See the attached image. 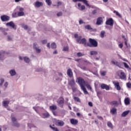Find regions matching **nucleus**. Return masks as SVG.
<instances>
[{
  "instance_id": "09e8293b",
  "label": "nucleus",
  "mask_w": 131,
  "mask_h": 131,
  "mask_svg": "<svg viewBox=\"0 0 131 131\" xmlns=\"http://www.w3.org/2000/svg\"><path fill=\"white\" fill-rule=\"evenodd\" d=\"M111 105H116L117 104V101H113L110 103Z\"/></svg>"
},
{
  "instance_id": "a19ab883",
  "label": "nucleus",
  "mask_w": 131,
  "mask_h": 131,
  "mask_svg": "<svg viewBox=\"0 0 131 131\" xmlns=\"http://www.w3.org/2000/svg\"><path fill=\"white\" fill-rule=\"evenodd\" d=\"M50 127L52 128V129H53V130L54 131H59V129H58V128L57 127H53L52 126V125H50Z\"/></svg>"
},
{
  "instance_id": "680f3d73",
  "label": "nucleus",
  "mask_w": 131,
  "mask_h": 131,
  "mask_svg": "<svg viewBox=\"0 0 131 131\" xmlns=\"http://www.w3.org/2000/svg\"><path fill=\"white\" fill-rule=\"evenodd\" d=\"M41 42H42V45H45V44L47 43V42H48V40H43L41 41Z\"/></svg>"
},
{
  "instance_id": "c03bdc74",
  "label": "nucleus",
  "mask_w": 131,
  "mask_h": 131,
  "mask_svg": "<svg viewBox=\"0 0 131 131\" xmlns=\"http://www.w3.org/2000/svg\"><path fill=\"white\" fill-rule=\"evenodd\" d=\"M100 36L103 38L105 36V31H102L101 32Z\"/></svg>"
},
{
  "instance_id": "cd10ccee",
  "label": "nucleus",
  "mask_w": 131,
  "mask_h": 131,
  "mask_svg": "<svg viewBox=\"0 0 131 131\" xmlns=\"http://www.w3.org/2000/svg\"><path fill=\"white\" fill-rule=\"evenodd\" d=\"M129 113V111H125L122 114V117H125V116H126V115H127V114H128Z\"/></svg>"
},
{
  "instance_id": "c756f323",
  "label": "nucleus",
  "mask_w": 131,
  "mask_h": 131,
  "mask_svg": "<svg viewBox=\"0 0 131 131\" xmlns=\"http://www.w3.org/2000/svg\"><path fill=\"white\" fill-rule=\"evenodd\" d=\"M22 16H24V12L19 11L17 12V17H21Z\"/></svg>"
},
{
  "instance_id": "4d7b16f0",
  "label": "nucleus",
  "mask_w": 131,
  "mask_h": 131,
  "mask_svg": "<svg viewBox=\"0 0 131 131\" xmlns=\"http://www.w3.org/2000/svg\"><path fill=\"white\" fill-rule=\"evenodd\" d=\"M12 17H13V18H17V17H18L17 16V13L16 12L14 13H13L12 14Z\"/></svg>"
},
{
  "instance_id": "58836bf2",
  "label": "nucleus",
  "mask_w": 131,
  "mask_h": 131,
  "mask_svg": "<svg viewBox=\"0 0 131 131\" xmlns=\"http://www.w3.org/2000/svg\"><path fill=\"white\" fill-rule=\"evenodd\" d=\"M1 82H0V86H2L3 84H4V83L5 82V79L2 78L0 79Z\"/></svg>"
},
{
  "instance_id": "c9c22d12",
  "label": "nucleus",
  "mask_w": 131,
  "mask_h": 131,
  "mask_svg": "<svg viewBox=\"0 0 131 131\" xmlns=\"http://www.w3.org/2000/svg\"><path fill=\"white\" fill-rule=\"evenodd\" d=\"M114 14H116V16H118L119 18H121V15H120V14H119V13L118 11L115 10L114 11Z\"/></svg>"
},
{
  "instance_id": "dca6fc26",
  "label": "nucleus",
  "mask_w": 131,
  "mask_h": 131,
  "mask_svg": "<svg viewBox=\"0 0 131 131\" xmlns=\"http://www.w3.org/2000/svg\"><path fill=\"white\" fill-rule=\"evenodd\" d=\"M122 38H123L124 40L125 46H126L127 48H128V46L127 45H128L127 42H128V38H127V37H125V36L123 35H122Z\"/></svg>"
},
{
  "instance_id": "f257e3e1",
  "label": "nucleus",
  "mask_w": 131,
  "mask_h": 131,
  "mask_svg": "<svg viewBox=\"0 0 131 131\" xmlns=\"http://www.w3.org/2000/svg\"><path fill=\"white\" fill-rule=\"evenodd\" d=\"M78 83L79 84L81 90L83 91L84 94H86V95H88L89 94V92H88V91H86V89L84 86L88 82L85 81H84V79L81 77H78L77 78V81Z\"/></svg>"
},
{
  "instance_id": "f8f14e48",
  "label": "nucleus",
  "mask_w": 131,
  "mask_h": 131,
  "mask_svg": "<svg viewBox=\"0 0 131 131\" xmlns=\"http://www.w3.org/2000/svg\"><path fill=\"white\" fill-rule=\"evenodd\" d=\"M70 121L71 123V124H73V125H76L78 123V120L75 119H71L70 120Z\"/></svg>"
},
{
  "instance_id": "a878e982",
  "label": "nucleus",
  "mask_w": 131,
  "mask_h": 131,
  "mask_svg": "<svg viewBox=\"0 0 131 131\" xmlns=\"http://www.w3.org/2000/svg\"><path fill=\"white\" fill-rule=\"evenodd\" d=\"M90 54L91 56H95L96 55H98V52L96 51H90Z\"/></svg>"
},
{
  "instance_id": "7c9ffc66",
  "label": "nucleus",
  "mask_w": 131,
  "mask_h": 131,
  "mask_svg": "<svg viewBox=\"0 0 131 131\" xmlns=\"http://www.w3.org/2000/svg\"><path fill=\"white\" fill-rule=\"evenodd\" d=\"M74 101H75V102H77L78 103H80L81 101H80V99H79V98H78V97H74L73 98Z\"/></svg>"
},
{
  "instance_id": "5701e85b",
  "label": "nucleus",
  "mask_w": 131,
  "mask_h": 131,
  "mask_svg": "<svg viewBox=\"0 0 131 131\" xmlns=\"http://www.w3.org/2000/svg\"><path fill=\"white\" fill-rule=\"evenodd\" d=\"M43 118H49L50 117V114L49 113H44L42 114Z\"/></svg>"
},
{
  "instance_id": "49530a36",
  "label": "nucleus",
  "mask_w": 131,
  "mask_h": 131,
  "mask_svg": "<svg viewBox=\"0 0 131 131\" xmlns=\"http://www.w3.org/2000/svg\"><path fill=\"white\" fill-rule=\"evenodd\" d=\"M86 85V88L88 89V90H92V87L90 84H88V83L85 84Z\"/></svg>"
},
{
  "instance_id": "e433bc0d",
  "label": "nucleus",
  "mask_w": 131,
  "mask_h": 131,
  "mask_svg": "<svg viewBox=\"0 0 131 131\" xmlns=\"http://www.w3.org/2000/svg\"><path fill=\"white\" fill-rule=\"evenodd\" d=\"M24 61L25 62H26V63H29V62H30V60L29 59V58L27 57H24Z\"/></svg>"
},
{
  "instance_id": "864d4df0",
  "label": "nucleus",
  "mask_w": 131,
  "mask_h": 131,
  "mask_svg": "<svg viewBox=\"0 0 131 131\" xmlns=\"http://www.w3.org/2000/svg\"><path fill=\"white\" fill-rule=\"evenodd\" d=\"M72 88V91H73V93H75V92H76V88L73 86V87H71Z\"/></svg>"
},
{
  "instance_id": "6e6d98bb",
  "label": "nucleus",
  "mask_w": 131,
  "mask_h": 131,
  "mask_svg": "<svg viewBox=\"0 0 131 131\" xmlns=\"http://www.w3.org/2000/svg\"><path fill=\"white\" fill-rule=\"evenodd\" d=\"M85 24V23H84V22H83V20H82V19H81V20H80L79 21V24L80 25H81V24Z\"/></svg>"
},
{
  "instance_id": "0eeeda50",
  "label": "nucleus",
  "mask_w": 131,
  "mask_h": 131,
  "mask_svg": "<svg viewBox=\"0 0 131 131\" xmlns=\"http://www.w3.org/2000/svg\"><path fill=\"white\" fill-rule=\"evenodd\" d=\"M1 18L3 22H7V21H9V20H10V17L6 15L1 16Z\"/></svg>"
},
{
  "instance_id": "20e7f679",
  "label": "nucleus",
  "mask_w": 131,
  "mask_h": 131,
  "mask_svg": "<svg viewBox=\"0 0 131 131\" xmlns=\"http://www.w3.org/2000/svg\"><path fill=\"white\" fill-rule=\"evenodd\" d=\"M57 103L59 107L63 108V106H64V98L62 97H59Z\"/></svg>"
},
{
  "instance_id": "39448f33",
  "label": "nucleus",
  "mask_w": 131,
  "mask_h": 131,
  "mask_svg": "<svg viewBox=\"0 0 131 131\" xmlns=\"http://www.w3.org/2000/svg\"><path fill=\"white\" fill-rule=\"evenodd\" d=\"M106 25H110V26H113L114 24V20L112 18H108L105 22Z\"/></svg>"
},
{
  "instance_id": "6ab92c4d",
  "label": "nucleus",
  "mask_w": 131,
  "mask_h": 131,
  "mask_svg": "<svg viewBox=\"0 0 131 131\" xmlns=\"http://www.w3.org/2000/svg\"><path fill=\"white\" fill-rule=\"evenodd\" d=\"M49 109H50V110H51V111H55V110H57V105H51L49 107Z\"/></svg>"
},
{
  "instance_id": "79ce46f5",
  "label": "nucleus",
  "mask_w": 131,
  "mask_h": 131,
  "mask_svg": "<svg viewBox=\"0 0 131 131\" xmlns=\"http://www.w3.org/2000/svg\"><path fill=\"white\" fill-rule=\"evenodd\" d=\"M46 3L48 6H51V5H52V1L51 0H46Z\"/></svg>"
},
{
  "instance_id": "4c0bfd02",
  "label": "nucleus",
  "mask_w": 131,
  "mask_h": 131,
  "mask_svg": "<svg viewBox=\"0 0 131 131\" xmlns=\"http://www.w3.org/2000/svg\"><path fill=\"white\" fill-rule=\"evenodd\" d=\"M85 29H88V30H92L93 28H92V27L90 25H88L86 26H85Z\"/></svg>"
},
{
  "instance_id": "6e6552de",
  "label": "nucleus",
  "mask_w": 131,
  "mask_h": 131,
  "mask_svg": "<svg viewBox=\"0 0 131 131\" xmlns=\"http://www.w3.org/2000/svg\"><path fill=\"white\" fill-rule=\"evenodd\" d=\"M113 84H114L115 88H116V90L117 91H120L121 90V87L119 85V82L114 81L113 82Z\"/></svg>"
},
{
  "instance_id": "0e129e2a",
  "label": "nucleus",
  "mask_w": 131,
  "mask_h": 131,
  "mask_svg": "<svg viewBox=\"0 0 131 131\" xmlns=\"http://www.w3.org/2000/svg\"><path fill=\"white\" fill-rule=\"evenodd\" d=\"M97 117L98 119H100V120H103V117H102V116H97Z\"/></svg>"
},
{
  "instance_id": "5fc2aeb1",
  "label": "nucleus",
  "mask_w": 131,
  "mask_h": 131,
  "mask_svg": "<svg viewBox=\"0 0 131 131\" xmlns=\"http://www.w3.org/2000/svg\"><path fill=\"white\" fill-rule=\"evenodd\" d=\"M5 51H3L0 52V59H1V57H2V56H4V55H5Z\"/></svg>"
},
{
  "instance_id": "393cba45",
  "label": "nucleus",
  "mask_w": 131,
  "mask_h": 131,
  "mask_svg": "<svg viewBox=\"0 0 131 131\" xmlns=\"http://www.w3.org/2000/svg\"><path fill=\"white\" fill-rule=\"evenodd\" d=\"M117 110L115 107H113L111 110V114H115V113H117Z\"/></svg>"
},
{
  "instance_id": "4be33fe9",
  "label": "nucleus",
  "mask_w": 131,
  "mask_h": 131,
  "mask_svg": "<svg viewBox=\"0 0 131 131\" xmlns=\"http://www.w3.org/2000/svg\"><path fill=\"white\" fill-rule=\"evenodd\" d=\"M9 73L11 75V76H14L16 74V71H15V70H10Z\"/></svg>"
},
{
  "instance_id": "c85d7f7f",
  "label": "nucleus",
  "mask_w": 131,
  "mask_h": 131,
  "mask_svg": "<svg viewBox=\"0 0 131 131\" xmlns=\"http://www.w3.org/2000/svg\"><path fill=\"white\" fill-rule=\"evenodd\" d=\"M124 103L125 105H129V98H126L124 100Z\"/></svg>"
},
{
  "instance_id": "bb28decb",
  "label": "nucleus",
  "mask_w": 131,
  "mask_h": 131,
  "mask_svg": "<svg viewBox=\"0 0 131 131\" xmlns=\"http://www.w3.org/2000/svg\"><path fill=\"white\" fill-rule=\"evenodd\" d=\"M79 2H82V3H83V4H85V6H86V7H91L90 6V4H89L88 3V1L86 0H79Z\"/></svg>"
},
{
  "instance_id": "1a4fd4ad",
  "label": "nucleus",
  "mask_w": 131,
  "mask_h": 131,
  "mask_svg": "<svg viewBox=\"0 0 131 131\" xmlns=\"http://www.w3.org/2000/svg\"><path fill=\"white\" fill-rule=\"evenodd\" d=\"M67 75L70 77V78H72V77H73V72L71 69H69L67 70Z\"/></svg>"
},
{
  "instance_id": "9d476101",
  "label": "nucleus",
  "mask_w": 131,
  "mask_h": 131,
  "mask_svg": "<svg viewBox=\"0 0 131 131\" xmlns=\"http://www.w3.org/2000/svg\"><path fill=\"white\" fill-rule=\"evenodd\" d=\"M120 79H123L124 80H126V75L125 73L123 72H121L120 74Z\"/></svg>"
},
{
  "instance_id": "ea45409f",
  "label": "nucleus",
  "mask_w": 131,
  "mask_h": 131,
  "mask_svg": "<svg viewBox=\"0 0 131 131\" xmlns=\"http://www.w3.org/2000/svg\"><path fill=\"white\" fill-rule=\"evenodd\" d=\"M123 64L125 67V68H126V69H129V66L126 63V62H123Z\"/></svg>"
},
{
  "instance_id": "72a5a7b5",
  "label": "nucleus",
  "mask_w": 131,
  "mask_h": 131,
  "mask_svg": "<svg viewBox=\"0 0 131 131\" xmlns=\"http://www.w3.org/2000/svg\"><path fill=\"white\" fill-rule=\"evenodd\" d=\"M62 51L63 52H68L69 51V47L68 46L63 47Z\"/></svg>"
},
{
  "instance_id": "a211bd4d",
  "label": "nucleus",
  "mask_w": 131,
  "mask_h": 131,
  "mask_svg": "<svg viewBox=\"0 0 131 131\" xmlns=\"http://www.w3.org/2000/svg\"><path fill=\"white\" fill-rule=\"evenodd\" d=\"M43 4L42 2H39L38 1H37L35 3V7H36V8H39L40 7L42 6Z\"/></svg>"
},
{
  "instance_id": "e2e57ef3",
  "label": "nucleus",
  "mask_w": 131,
  "mask_h": 131,
  "mask_svg": "<svg viewBox=\"0 0 131 131\" xmlns=\"http://www.w3.org/2000/svg\"><path fill=\"white\" fill-rule=\"evenodd\" d=\"M8 85H9V83L8 82H6L4 84V86L5 87V89H7L8 88Z\"/></svg>"
},
{
  "instance_id": "774afa93",
  "label": "nucleus",
  "mask_w": 131,
  "mask_h": 131,
  "mask_svg": "<svg viewBox=\"0 0 131 131\" xmlns=\"http://www.w3.org/2000/svg\"><path fill=\"white\" fill-rule=\"evenodd\" d=\"M88 104L90 107H93V103L92 102H89Z\"/></svg>"
},
{
  "instance_id": "423d86ee",
  "label": "nucleus",
  "mask_w": 131,
  "mask_h": 131,
  "mask_svg": "<svg viewBox=\"0 0 131 131\" xmlns=\"http://www.w3.org/2000/svg\"><path fill=\"white\" fill-rule=\"evenodd\" d=\"M6 26H10V27H12V28L15 29V30L17 29V26H16L13 21L7 23L6 24Z\"/></svg>"
},
{
  "instance_id": "603ef678",
  "label": "nucleus",
  "mask_w": 131,
  "mask_h": 131,
  "mask_svg": "<svg viewBox=\"0 0 131 131\" xmlns=\"http://www.w3.org/2000/svg\"><path fill=\"white\" fill-rule=\"evenodd\" d=\"M22 27L24 29H28V26L22 25Z\"/></svg>"
},
{
  "instance_id": "de8ad7c7",
  "label": "nucleus",
  "mask_w": 131,
  "mask_h": 131,
  "mask_svg": "<svg viewBox=\"0 0 131 131\" xmlns=\"http://www.w3.org/2000/svg\"><path fill=\"white\" fill-rule=\"evenodd\" d=\"M13 126H16V127H19V126H20V124H19L18 123H13Z\"/></svg>"
},
{
  "instance_id": "69168bd1",
  "label": "nucleus",
  "mask_w": 131,
  "mask_h": 131,
  "mask_svg": "<svg viewBox=\"0 0 131 131\" xmlns=\"http://www.w3.org/2000/svg\"><path fill=\"white\" fill-rule=\"evenodd\" d=\"M93 15H95V14H97V10H94L92 11Z\"/></svg>"
},
{
  "instance_id": "f03ea898",
  "label": "nucleus",
  "mask_w": 131,
  "mask_h": 131,
  "mask_svg": "<svg viewBox=\"0 0 131 131\" xmlns=\"http://www.w3.org/2000/svg\"><path fill=\"white\" fill-rule=\"evenodd\" d=\"M74 36L75 38H77V43H79L80 45H84V46L86 45V39H85V38H82V36H78V34H75Z\"/></svg>"
},
{
  "instance_id": "412c9836",
  "label": "nucleus",
  "mask_w": 131,
  "mask_h": 131,
  "mask_svg": "<svg viewBox=\"0 0 131 131\" xmlns=\"http://www.w3.org/2000/svg\"><path fill=\"white\" fill-rule=\"evenodd\" d=\"M56 125H58V126H63L64 125V122L62 121L56 122Z\"/></svg>"
},
{
  "instance_id": "f704fd0d",
  "label": "nucleus",
  "mask_w": 131,
  "mask_h": 131,
  "mask_svg": "<svg viewBox=\"0 0 131 131\" xmlns=\"http://www.w3.org/2000/svg\"><path fill=\"white\" fill-rule=\"evenodd\" d=\"M0 30H2V32H3L4 35H7L8 34V33H7L6 31V29L3 28H0Z\"/></svg>"
},
{
  "instance_id": "338daca9",
  "label": "nucleus",
  "mask_w": 131,
  "mask_h": 131,
  "mask_svg": "<svg viewBox=\"0 0 131 131\" xmlns=\"http://www.w3.org/2000/svg\"><path fill=\"white\" fill-rule=\"evenodd\" d=\"M61 5H62V2H58L57 3V7H59V6H61Z\"/></svg>"
},
{
  "instance_id": "13d9d810",
  "label": "nucleus",
  "mask_w": 131,
  "mask_h": 131,
  "mask_svg": "<svg viewBox=\"0 0 131 131\" xmlns=\"http://www.w3.org/2000/svg\"><path fill=\"white\" fill-rule=\"evenodd\" d=\"M118 47L120 49H122V48H123V43H121L119 44Z\"/></svg>"
},
{
  "instance_id": "9b49d317",
  "label": "nucleus",
  "mask_w": 131,
  "mask_h": 131,
  "mask_svg": "<svg viewBox=\"0 0 131 131\" xmlns=\"http://www.w3.org/2000/svg\"><path fill=\"white\" fill-rule=\"evenodd\" d=\"M100 88L102 90H106V91H109L110 90V87H109L107 84H101Z\"/></svg>"
},
{
  "instance_id": "a18cd8bd",
  "label": "nucleus",
  "mask_w": 131,
  "mask_h": 131,
  "mask_svg": "<svg viewBox=\"0 0 131 131\" xmlns=\"http://www.w3.org/2000/svg\"><path fill=\"white\" fill-rule=\"evenodd\" d=\"M106 73H107V72L106 71H101L100 73L102 76H105V75H106Z\"/></svg>"
},
{
  "instance_id": "ddd939ff",
  "label": "nucleus",
  "mask_w": 131,
  "mask_h": 131,
  "mask_svg": "<svg viewBox=\"0 0 131 131\" xmlns=\"http://www.w3.org/2000/svg\"><path fill=\"white\" fill-rule=\"evenodd\" d=\"M36 46H37V44L36 43H33V49H34L38 54H39L41 52V50L38 49V48L36 47Z\"/></svg>"
},
{
  "instance_id": "2eb2a0df",
  "label": "nucleus",
  "mask_w": 131,
  "mask_h": 131,
  "mask_svg": "<svg viewBox=\"0 0 131 131\" xmlns=\"http://www.w3.org/2000/svg\"><path fill=\"white\" fill-rule=\"evenodd\" d=\"M103 23V18L101 17H98L97 18L96 24L97 25H101Z\"/></svg>"
},
{
  "instance_id": "2f4dec72",
  "label": "nucleus",
  "mask_w": 131,
  "mask_h": 131,
  "mask_svg": "<svg viewBox=\"0 0 131 131\" xmlns=\"http://www.w3.org/2000/svg\"><path fill=\"white\" fill-rule=\"evenodd\" d=\"M51 49H56L57 45H56V43L53 42V43H51Z\"/></svg>"
},
{
  "instance_id": "aec40b11",
  "label": "nucleus",
  "mask_w": 131,
  "mask_h": 131,
  "mask_svg": "<svg viewBox=\"0 0 131 131\" xmlns=\"http://www.w3.org/2000/svg\"><path fill=\"white\" fill-rule=\"evenodd\" d=\"M9 104H10V101L9 100L4 101L3 102V105L4 107H8V106H9Z\"/></svg>"
},
{
  "instance_id": "3c124183",
  "label": "nucleus",
  "mask_w": 131,
  "mask_h": 131,
  "mask_svg": "<svg viewBox=\"0 0 131 131\" xmlns=\"http://www.w3.org/2000/svg\"><path fill=\"white\" fill-rule=\"evenodd\" d=\"M11 120H12L13 123H15V121H17V119H16V118H15V117H12L11 119Z\"/></svg>"
},
{
  "instance_id": "473e14b6",
  "label": "nucleus",
  "mask_w": 131,
  "mask_h": 131,
  "mask_svg": "<svg viewBox=\"0 0 131 131\" xmlns=\"http://www.w3.org/2000/svg\"><path fill=\"white\" fill-rule=\"evenodd\" d=\"M107 125L108 127H110V128H113V125L111 122H107Z\"/></svg>"
},
{
  "instance_id": "4468645a",
  "label": "nucleus",
  "mask_w": 131,
  "mask_h": 131,
  "mask_svg": "<svg viewBox=\"0 0 131 131\" xmlns=\"http://www.w3.org/2000/svg\"><path fill=\"white\" fill-rule=\"evenodd\" d=\"M112 63H113V65L117 66V67H119V68H121V63L118 61L113 60L112 61Z\"/></svg>"
},
{
  "instance_id": "8fccbe9b",
  "label": "nucleus",
  "mask_w": 131,
  "mask_h": 131,
  "mask_svg": "<svg viewBox=\"0 0 131 131\" xmlns=\"http://www.w3.org/2000/svg\"><path fill=\"white\" fill-rule=\"evenodd\" d=\"M57 17H60L61 16H62V15H63V13H62V12H59L58 13H57Z\"/></svg>"
},
{
  "instance_id": "bf43d9fd",
  "label": "nucleus",
  "mask_w": 131,
  "mask_h": 131,
  "mask_svg": "<svg viewBox=\"0 0 131 131\" xmlns=\"http://www.w3.org/2000/svg\"><path fill=\"white\" fill-rule=\"evenodd\" d=\"M7 38H8V40L9 41H10L11 40H12V39H13L12 37H11L10 36H7Z\"/></svg>"
},
{
  "instance_id": "37998d69",
  "label": "nucleus",
  "mask_w": 131,
  "mask_h": 131,
  "mask_svg": "<svg viewBox=\"0 0 131 131\" xmlns=\"http://www.w3.org/2000/svg\"><path fill=\"white\" fill-rule=\"evenodd\" d=\"M77 57H82V56H84V54H82L81 52H78L77 53Z\"/></svg>"
},
{
  "instance_id": "b1692460",
  "label": "nucleus",
  "mask_w": 131,
  "mask_h": 131,
  "mask_svg": "<svg viewBox=\"0 0 131 131\" xmlns=\"http://www.w3.org/2000/svg\"><path fill=\"white\" fill-rule=\"evenodd\" d=\"M78 8H80L81 11H83V10H85V6L84 5H82L80 3L78 4Z\"/></svg>"
},
{
  "instance_id": "7ed1b4c3",
  "label": "nucleus",
  "mask_w": 131,
  "mask_h": 131,
  "mask_svg": "<svg viewBox=\"0 0 131 131\" xmlns=\"http://www.w3.org/2000/svg\"><path fill=\"white\" fill-rule=\"evenodd\" d=\"M89 42L90 45H89V47H90V48H96L98 47V42L96 40L92 38H89Z\"/></svg>"
},
{
  "instance_id": "052dcab7",
  "label": "nucleus",
  "mask_w": 131,
  "mask_h": 131,
  "mask_svg": "<svg viewBox=\"0 0 131 131\" xmlns=\"http://www.w3.org/2000/svg\"><path fill=\"white\" fill-rule=\"evenodd\" d=\"M126 85H127V88H128L129 89H130L131 83H130V82L127 83Z\"/></svg>"
},
{
  "instance_id": "f3484780",
  "label": "nucleus",
  "mask_w": 131,
  "mask_h": 131,
  "mask_svg": "<svg viewBox=\"0 0 131 131\" xmlns=\"http://www.w3.org/2000/svg\"><path fill=\"white\" fill-rule=\"evenodd\" d=\"M69 84L70 85L71 88H73V86H75V81L74 79H72L69 82Z\"/></svg>"
}]
</instances>
